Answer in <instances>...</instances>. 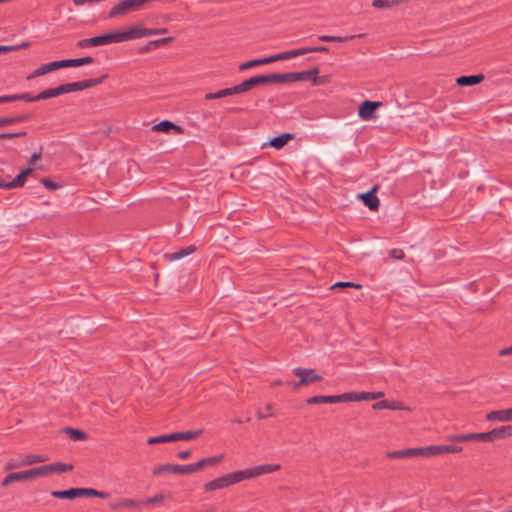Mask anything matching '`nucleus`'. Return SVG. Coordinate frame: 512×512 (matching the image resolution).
I'll return each instance as SVG.
<instances>
[{
	"label": "nucleus",
	"mask_w": 512,
	"mask_h": 512,
	"mask_svg": "<svg viewBox=\"0 0 512 512\" xmlns=\"http://www.w3.org/2000/svg\"><path fill=\"white\" fill-rule=\"evenodd\" d=\"M279 469L280 465L278 464L258 465L245 470L234 471L232 473L216 478L206 483L203 488L206 492L223 489L233 484L239 483L243 480L252 479L264 474L273 473Z\"/></svg>",
	"instance_id": "obj_1"
},
{
	"label": "nucleus",
	"mask_w": 512,
	"mask_h": 512,
	"mask_svg": "<svg viewBox=\"0 0 512 512\" xmlns=\"http://www.w3.org/2000/svg\"><path fill=\"white\" fill-rule=\"evenodd\" d=\"M109 35L111 38V43H121L142 37H149L150 33L142 23H137L127 27L123 31L111 32Z\"/></svg>",
	"instance_id": "obj_2"
},
{
	"label": "nucleus",
	"mask_w": 512,
	"mask_h": 512,
	"mask_svg": "<svg viewBox=\"0 0 512 512\" xmlns=\"http://www.w3.org/2000/svg\"><path fill=\"white\" fill-rule=\"evenodd\" d=\"M38 468H31L25 471L13 472L6 475L2 481V486L7 487L14 482H26L39 478Z\"/></svg>",
	"instance_id": "obj_3"
},
{
	"label": "nucleus",
	"mask_w": 512,
	"mask_h": 512,
	"mask_svg": "<svg viewBox=\"0 0 512 512\" xmlns=\"http://www.w3.org/2000/svg\"><path fill=\"white\" fill-rule=\"evenodd\" d=\"M422 456H436L441 454L460 453L463 448L454 444L431 445L421 448Z\"/></svg>",
	"instance_id": "obj_4"
},
{
	"label": "nucleus",
	"mask_w": 512,
	"mask_h": 512,
	"mask_svg": "<svg viewBox=\"0 0 512 512\" xmlns=\"http://www.w3.org/2000/svg\"><path fill=\"white\" fill-rule=\"evenodd\" d=\"M292 373L299 378V384L304 386L319 382L323 379L320 374L310 368L297 367L292 370Z\"/></svg>",
	"instance_id": "obj_5"
},
{
	"label": "nucleus",
	"mask_w": 512,
	"mask_h": 512,
	"mask_svg": "<svg viewBox=\"0 0 512 512\" xmlns=\"http://www.w3.org/2000/svg\"><path fill=\"white\" fill-rule=\"evenodd\" d=\"M164 472H172L179 475H188L194 473L192 463L186 465L163 464L153 469V475H161Z\"/></svg>",
	"instance_id": "obj_6"
},
{
	"label": "nucleus",
	"mask_w": 512,
	"mask_h": 512,
	"mask_svg": "<svg viewBox=\"0 0 512 512\" xmlns=\"http://www.w3.org/2000/svg\"><path fill=\"white\" fill-rule=\"evenodd\" d=\"M349 396L347 393L341 395H317L307 399V404L316 405V404H334V403H342L349 402Z\"/></svg>",
	"instance_id": "obj_7"
},
{
	"label": "nucleus",
	"mask_w": 512,
	"mask_h": 512,
	"mask_svg": "<svg viewBox=\"0 0 512 512\" xmlns=\"http://www.w3.org/2000/svg\"><path fill=\"white\" fill-rule=\"evenodd\" d=\"M39 471L40 477H45L51 473H63V472H69L73 469L72 464H65L60 462H55L48 465H43L37 467Z\"/></svg>",
	"instance_id": "obj_8"
},
{
	"label": "nucleus",
	"mask_w": 512,
	"mask_h": 512,
	"mask_svg": "<svg viewBox=\"0 0 512 512\" xmlns=\"http://www.w3.org/2000/svg\"><path fill=\"white\" fill-rule=\"evenodd\" d=\"M382 105L381 102L366 100L359 107L358 116L362 120H371L375 117V111Z\"/></svg>",
	"instance_id": "obj_9"
},
{
	"label": "nucleus",
	"mask_w": 512,
	"mask_h": 512,
	"mask_svg": "<svg viewBox=\"0 0 512 512\" xmlns=\"http://www.w3.org/2000/svg\"><path fill=\"white\" fill-rule=\"evenodd\" d=\"M389 459H409L422 456L421 448H407L402 450L389 451L386 454Z\"/></svg>",
	"instance_id": "obj_10"
},
{
	"label": "nucleus",
	"mask_w": 512,
	"mask_h": 512,
	"mask_svg": "<svg viewBox=\"0 0 512 512\" xmlns=\"http://www.w3.org/2000/svg\"><path fill=\"white\" fill-rule=\"evenodd\" d=\"M319 72V68L314 67L313 69L308 71L294 72V76H292V78L295 79V82L309 80L313 83V85H320L321 81L320 78L318 77Z\"/></svg>",
	"instance_id": "obj_11"
},
{
	"label": "nucleus",
	"mask_w": 512,
	"mask_h": 512,
	"mask_svg": "<svg viewBox=\"0 0 512 512\" xmlns=\"http://www.w3.org/2000/svg\"><path fill=\"white\" fill-rule=\"evenodd\" d=\"M107 44H111V38H110L109 33L100 35V36H96L93 38H89V39L80 40L77 43V46L79 48H87L90 46H102V45H107Z\"/></svg>",
	"instance_id": "obj_12"
},
{
	"label": "nucleus",
	"mask_w": 512,
	"mask_h": 512,
	"mask_svg": "<svg viewBox=\"0 0 512 512\" xmlns=\"http://www.w3.org/2000/svg\"><path fill=\"white\" fill-rule=\"evenodd\" d=\"M487 421L512 422V407L503 410L491 411L486 414Z\"/></svg>",
	"instance_id": "obj_13"
},
{
	"label": "nucleus",
	"mask_w": 512,
	"mask_h": 512,
	"mask_svg": "<svg viewBox=\"0 0 512 512\" xmlns=\"http://www.w3.org/2000/svg\"><path fill=\"white\" fill-rule=\"evenodd\" d=\"M349 401H368L382 398L384 392H348Z\"/></svg>",
	"instance_id": "obj_14"
},
{
	"label": "nucleus",
	"mask_w": 512,
	"mask_h": 512,
	"mask_svg": "<svg viewBox=\"0 0 512 512\" xmlns=\"http://www.w3.org/2000/svg\"><path fill=\"white\" fill-rule=\"evenodd\" d=\"M377 191V186H374L371 191L359 195V197L362 199L363 203L370 209V210H377L379 208V199L376 197L375 193Z\"/></svg>",
	"instance_id": "obj_15"
},
{
	"label": "nucleus",
	"mask_w": 512,
	"mask_h": 512,
	"mask_svg": "<svg viewBox=\"0 0 512 512\" xmlns=\"http://www.w3.org/2000/svg\"><path fill=\"white\" fill-rule=\"evenodd\" d=\"M490 441L505 439L512 436V425H505L489 431Z\"/></svg>",
	"instance_id": "obj_16"
},
{
	"label": "nucleus",
	"mask_w": 512,
	"mask_h": 512,
	"mask_svg": "<svg viewBox=\"0 0 512 512\" xmlns=\"http://www.w3.org/2000/svg\"><path fill=\"white\" fill-rule=\"evenodd\" d=\"M33 172L32 168H26L23 170L13 181L11 182H5L4 188L5 189H13V188H19L24 185L26 182L28 176Z\"/></svg>",
	"instance_id": "obj_17"
},
{
	"label": "nucleus",
	"mask_w": 512,
	"mask_h": 512,
	"mask_svg": "<svg viewBox=\"0 0 512 512\" xmlns=\"http://www.w3.org/2000/svg\"><path fill=\"white\" fill-rule=\"evenodd\" d=\"M224 459V455L220 454L214 457L203 458L196 463H192L194 473L204 468L205 466H214Z\"/></svg>",
	"instance_id": "obj_18"
},
{
	"label": "nucleus",
	"mask_w": 512,
	"mask_h": 512,
	"mask_svg": "<svg viewBox=\"0 0 512 512\" xmlns=\"http://www.w3.org/2000/svg\"><path fill=\"white\" fill-rule=\"evenodd\" d=\"M372 408L374 410H381V409L405 410L406 409V407L403 405L402 402H399V401H387V400H382V401L374 403L372 405Z\"/></svg>",
	"instance_id": "obj_19"
},
{
	"label": "nucleus",
	"mask_w": 512,
	"mask_h": 512,
	"mask_svg": "<svg viewBox=\"0 0 512 512\" xmlns=\"http://www.w3.org/2000/svg\"><path fill=\"white\" fill-rule=\"evenodd\" d=\"M51 495L54 498L59 499H75L77 497H82L81 488H70L68 490L52 491Z\"/></svg>",
	"instance_id": "obj_20"
},
{
	"label": "nucleus",
	"mask_w": 512,
	"mask_h": 512,
	"mask_svg": "<svg viewBox=\"0 0 512 512\" xmlns=\"http://www.w3.org/2000/svg\"><path fill=\"white\" fill-rule=\"evenodd\" d=\"M101 83V79H89L74 83H68L69 93L74 91L83 90Z\"/></svg>",
	"instance_id": "obj_21"
},
{
	"label": "nucleus",
	"mask_w": 512,
	"mask_h": 512,
	"mask_svg": "<svg viewBox=\"0 0 512 512\" xmlns=\"http://www.w3.org/2000/svg\"><path fill=\"white\" fill-rule=\"evenodd\" d=\"M484 80V76L482 74L479 75H470V76H460L456 79V83L459 86H474L481 83Z\"/></svg>",
	"instance_id": "obj_22"
},
{
	"label": "nucleus",
	"mask_w": 512,
	"mask_h": 512,
	"mask_svg": "<svg viewBox=\"0 0 512 512\" xmlns=\"http://www.w3.org/2000/svg\"><path fill=\"white\" fill-rule=\"evenodd\" d=\"M49 459L44 454H27L21 457V464L24 466H30L37 463L46 462Z\"/></svg>",
	"instance_id": "obj_23"
},
{
	"label": "nucleus",
	"mask_w": 512,
	"mask_h": 512,
	"mask_svg": "<svg viewBox=\"0 0 512 512\" xmlns=\"http://www.w3.org/2000/svg\"><path fill=\"white\" fill-rule=\"evenodd\" d=\"M195 250H196V247L194 245H190V246L183 248L177 252L165 254L164 257L168 261H177V260H180V259L192 254L193 252H195Z\"/></svg>",
	"instance_id": "obj_24"
},
{
	"label": "nucleus",
	"mask_w": 512,
	"mask_h": 512,
	"mask_svg": "<svg viewBox=\"0 0 512 512\" xmlns=\"http://www.w3.org/2000/svg\"><path fill=\"white\" fill-rule=\"evenodd\" d=\"M327 50L328 49L326 47L320 46V47H307V48L290 50V51H286V53H287V58L291 59V58L297 57L299 55L312 53V52H325Z\"/></svg>",
	"instance_id": "obj_25"
},
{
	"label": "nucleus",
	"mask_w": 512,
	"mask_h": 512,
	"mask_svg": "<svg viewBox=\"0 0 512 512\" xmlns=\"http://www.w3.org/2000/svg\"><path fill=\"white\" fill-rule=\"evenodd\" d=\"M293 138V135L290 134V133H284V134H281L277 137H274L272 138L268 145L277 149V150H280L282 149L291 139Z\"/></svg>",
	"instance_id": "obj_26"
},
{
	"label": "nucleus",
	"mask_w": 512,
	"mask_h": 512,
	"mask_svg": "<svg viewBox=\"0 0 512 512\" xmlns=\"http://www.w3.org/2000/svg\"><path fill=\"white\" fill-rule=\"evenodd\" d=\"M152 129L154 131H156V132H163V133H168L170 130H173L176 133H181L182 132V128L181 127L173 124L170 121H166V120L165 121H161L158 124L154 125Z\"/></svg>",
	"instance_id": "obj_27"
},
{
	"label": "nucleus",
	"mask_w": 512,
	"mask_h": 512,
	"mask_svg": "<svg viewBox=\"0 0 512 512\" xmlns=\"http://www.w3.org/2000/svg\"><path fill=\"white\" fill-rule=\"evenodd\" d=\"M60 68H63L62 60L41 65L35 70V74H40L42 76Z\"/></svg>",
	"instance_id": "obj_28"
},
{
	"label": "nucleus",
	"mask_w": 512,
	"mask_h": 512,
	"mask_svg": "<svg viewBox=\"0 0 512 512\" xmlns=\"http://www.w3.org/2000/svg\"><path fill=\"white\" fill-rule=\"evenodd\" d=\"M94 59L92 57H83V58H78V59H67V60H62V63H63V68H66V67H79V66H82V65H87V64H91L93 63Z\"/></svg>",
	"instance_id": "obj_29"
},
{
	"label": "nucleus",
	"mask_w": 512,
	"mask_h": 512,
	"mask_svg": "<svg viewBox=\"0 0 512 512\" xmlns=\"http://www.w3.org/2000/svg\"><path fill=\"white\" fill-rule=\"evenodd\" d=\"M201 433L202 430L175 432L173 433L174 441H189L197 438Z\"/></svg>",
	"instance_id": "obj_30"
},
{
	"label": "nucleus",
	"mask_w": 512,
	"mask_h": 512,
	"mask_svg": "<svg viewBox=\"0 0 512 512\" xmlns=\"http://www.w3.org/2000/svg\"><path fill=\"white\" fill-rule=\"evenodd\" d=\"M141 504H142V502L134 500V499H121L117 502L111 503L110 507L112 509H121V508H126V507L132 508V507H138Z\"/></svg>",
	"instance_id": "obj_31"
},
{
	"label": "nucleus",
	"mask_w": 512,
	"mask_h": 512,
	"mask_svg": "<svg viewBox=\"0 0 512 512\" xmlns=\"http://www.w3.org/2000/svg\"><path fill=\"white\" fill-rule=\"evenodd\" d=\"M405 2L406 0H373L372 6L378 9H387Z\"/></svg>",
	"instance_id": "obj_32"
},
{
	"label": "nucleus",
	"mask_w": 512,
	"mask_h": 512,
	"mask_svg": "<svg viewBox=\"0 0 512 512\" xmlns=\"http://www.w3.org/2000/svg\"><path fill=\"white\" fill-rule=\"evenodd\" d=\"M446 439L447 441L452 443H464L474 441L473 433L448 435Z\"/></svg>",
	"instance_id": "obj_33"
},
{
	"label": "nucleus",
	"mask_w": 512,
	"mask_h": 512,
	"mask_svg": "<svg viewBox=\"0 0 512 512\" xmlns=\"http://www.w3.org/2000/svg\"><path fill=\"white\" fill-rule=\"evenodd\" d=\"M270 83H284V82H295L294 72L286 74H269Z\"/></svg>",
	"instance_id": "obj_34"
},
{
	"label": "nucleus",
	"mask_w": 512,
	"mask_h": 512,
	"mask_svg": "<svg viewBox=\"0 0 512 512\" xmlns=\"http://www.w3.org/2000/svg\"><path fill=\"white\" fill-rule=\"evenodd\" d=\"M168 442H175L174 441V434H165L160 435L156 437H150L147 440L148 445H154V444H160V443H168Z\"/></svg>",
	"instance_id": "obj_35"
},
{
	"label": "nucleus",
	"mask_w": 512,
	"mask_h": 512,
	"mask_svg": "<svg viewBox=\"0 0 512 512\" xmlns=\"http://www.w3.org/2000/svg\"><path fill=\"white\" fill-rule=\"evenodd\" d=\"M253 88L254 87H253V83L251 82V79H248V80H245L244 82H242L241 84H239L235 87H232L231 91H232V94L234 95V94L249 91Z\"/></svg>",
	"instance_id": "obj_36"
},
{
	"label": "nucleus",
	"mask_w": 512,
	"mask_h": 512,
	"mask_svg": "<svg viewBox=\"0 0 512 512\" xmlns=\"http://www.w3.org/2000/svg\"><path fill=\"white\" fill-rule=\"evenodd\" d=\"M253 88L254 87H253V83L251 82V79H248V80H245L244 82H242L241 84H239L235 87H232L231 91H232V94L234 95V94L249 91Z\"/></svg>",
	"instance_id": "obj_37"
},
{
	"label": "nucleus",
	"mask_w": 512,
	"mask_h": 512,
	"mask_svg": "<svg viewBox=\"0 0 512 512\" xmlns=\"http://www.w3.org/2000/svg\"><path fill=\"white\" fill-rule=\"evenodd\" d=\"M65 432H66V434L69 435L70 439H72L73 441H79V440L86 439V434L81 430L68 427L65 429Z\"/></svg>",
	"instance_id": "obj_38"
},
{
	"label": "nucleus",
	"mask_w": 512,
	"mask_h": 512,
	"mask_svg": "<svg viewBox=\"0 0 512 512\" xmlns=\"http://www.w3.org/2000/svg\"><path fill=\"white\" fill-rule=\"evenodd\" d=\"M364 34H360V35H357V37H363ZM356 35H353V36H349V37H339V36H330V35H322V36H319V40L321 41H324V42H333V41H345L347 39H352V38H355Z\"/></svg>",
	"instance_id": "obj_39"
},
{
	"label": "nucleus",
	"mask_w": 512,
	"mask_h": 512,
	"mask_svg": "<svg viewBox=\"0 0 512 512\" xmlns=\"http://www.w3.org/2000/svg\"><path fill=\"white\" fill-rule=\"evenodd\" d=\"M230 95H233L231 88H226V89L220 90L216 93H208L205 95V98L207 100H212V99H218V98H222V97H226V96H230Z\"/></svg>",
	"instance_id": "obj_40"
},
{
	"label": "nucleus",
	"mask_w": 512,
	"mask_h": 512,
	"mask_svg": "<svg viewBox=\"0 0 512 512\" xmlns=\"http://www.w3.org/2000/svg\"><path fill=\"white\" fill-rule=\"evenodd\" d=\"M28 118L27 115H21L18 117H11V118H0V127L7 126L16 122L24 121Z\"/></svg>",
	"instance_id": "obj_41"
},
{
	"label": "nucleus",
	"mask_w": 512,
	"mask_h": 512,
	"mask_svg": "<svg viewBox=\"0 0 512 512\" xmlns=\"http://www.w3.org/2000/svg\"><path fill=\"white\" fill-rule=\"evenodd\" d=\"M251 82L253 83V87L260 86V85H266L270 83V76L269 75H259L250 78Z\"/></svg>",
	"instance_id": "obj_42"
},
{
	"label": "nucleus",
	"mask_w": 512,
	"mask_h": 512,
	"mask_svg": "<svg viewBox=\"0 0 512 512\" xmlns=\"http://www.w3.org/2000/svg\"><path fill=\"white\" fill-rule=\"evenodd\" d=\"M259 65H264V62H262V59L251 60V61H248V62H245V63L241 64L239 66V70L240 71H245L247 69H250V68H253V67H256V66H259Z\"/></svg>",
	"instance_id": "obj_43"
},
{
	"label": "nucleus",
	"mask_w": 512,
	"mask_h": 512,
	"mask_svg": "<svg viewBox=\"0 0 512 512\" xmlns=\"http://www.w3.org/2000/svg\"><path fill=\"white\" fill-rule=\"evenodd\" d=\"M27 47H28V43H23V44L14 45V46H0V54L8 53L11 51H17V50H20L22 48H27Z\"/></svg>",
	"instance_id": "obj_44"
},
{
	"label": "nucleus",
	"mask_w": 512,
	"mask_h": 512,
	"mask_svg": "<svg viewBox=\"0 0 512 512\" xmlns=\"http://www.w3.org/2000/svg\"><path fill=\"white\" fill-rule=\"evenodd\" d=\"M172 40H173L172 37L161 38V39L150 41L148 43V46H153L154 48H158L160 46L170 43Z\"/></svg>",
	"instance_id": "obj_45"
},
{
	"label": "nucleus",
	"mask_w": 512,
	"mask_h": 512,
	"mask_svg": "<svg viewBox=\"0 0 512 512\" xmlns=\"http://www.w3.org/2000/svg\"><path fill=\"white\" fill-rule=\"evenodd\" d=\"M52 97H57L54 88L47 89V90L39 93L37 96L34 97V99L42 100V99H48V98H52Z\"/></svg>",
	"instance_id": "obj_46"
},
{
	"label": "nucleus",
	"mask_w": 512,
	"mask_h": 512,
	"mask_svg": "<svg viewBox=\"0 0 512 512\" xmlns=\"http://www.w3.org/2000/svg\"><path fill=\"white\" fill-rule=\"evenodd\" d=\"M345 287H352V288H356V289H361L362 285L361 284H356V283H353V282H337L331 288L335 289V288H345Z\"/></svg>",
	"instance_id": "obj_47"
},
{
	"label": "nucleus",
	"mask_w": 512,
	"mask_h": 512,
	"mask_svg": "<svg viewBox=\"0 0 512 512\" xmlns=\"http://www.w3.org/2000/svg\"><path fill=\"white\" fill-rule=\"evenodd\" d=\"M165 498H166V496L164 494L160 493V494H156L155 496L147 498L143 503H146V504H159Z\"/></svg>",
	"instance_id": "obj_48"
},
{
	"label": "nucleus",
	"mask_w": 512,
	"mask_h": 512,
	"mask_svg": "<svg viewBox=\"0 0 512 512\" xmlns=\"http://www.w3.org/2000/svg\"><path fill=\"white\" fill-rule=\"evenodd\" d=\"M19 467H23V465L21 464V459L19 461H16L14 459H10L9 461L6 462V464L4 466V469L6 471H8V470L17 469Z\"/></svg>",
	"instance_id": "obj_49"
},
{
	"label": "nucleus",
	"mask_w": 512,
	"mask_h": 512,
	"mask_svg": "<svg viewBox=\"0 0 512 512\" xmlns=\"http://www.w3.org/2000/svg\"><path fill=\"white\" fill-rule=\"evenodd\" d=\"M474 441H483V442H491L489 431L488 432H482V433H473Z\"/></svg>",
	"instance_id": "obj_50"
},
{
	"label": "nucleus",
	"mask_w": 512,
	"mask_h": 512,
	"mask_svg": "<svg viewBox=\"0 0 512 512\" xmlns=\"http://www.w3.org/2000/svg\"><path fill=\"white\" fill-rule=\"evenodd\" d=\"M265 410L267 411V414H263V412H262V411H260V410H258V411H257V417H258L259 419H264V418H266V417H268V416H273V413H272V406H271L270 404H268V405L266 406Z\"/></svg>",
	"instance_id": "obj_51"
},
{
	"label": "nucleus",
	"mask_w": 512,
	"mask_h": 512,
	"mask_svg": "<svg viewBox=\"0 0 512 512\" xmlns=\"http://www.w3.org/2000/svg\"><path fill=\"white\" fill-rule=\"evenodd\" d=\"M389 254L392 258L397 260L404 258V252L401 249H392Z\"/></svg>",
	"instance_id": "obj_52"
},
{
	"label": "nucleus",
	"mask_w": 512,
	"mask_h": 512,
	"mask_svg": "<svg viewBox=\"0 0 512 512\" xmlns=\"http://www.w3.org/2000/svg\"><path fill=\"white\" fill-rule=\"evenodd\" d=\"M82 497H91L97 495V490L92 488H81Z\"/></svg>",
	"instance_id": "obj_53"
},
{
	"label": "nucleus",
	"mask_w": 512,
	"mask_h": 512,
	"mask_svg": "<svg viewBox=\"0 0 512 512\" xmlns=\"http://www.w3.org/2000/svg\"><path fill=\"white\" fill-rule=\"evenodd\" d=\"M55 89L56 96L69 93L68 84L60 85Z\"/></svg>",
	"instance_id": "obj_54"
},
{
	"label": "nucleus",
	"mask_w": 512,
	"mask_h": 512,
	"mask_svg": "<svg viewBox=\"0 0 512 512\" xmlns=\"http://www.w3.org/2000/svg\"><path fill=\"white\" fill-rule=\"evenodd\" d=\"M13 97H16V100H26V101H37L38 99H34V97H30L29 94H17L13 95Z\"/></svg>",
	"instance_id": "obj_55"
},
{
	"label": "nucleus",
	"mask_w": 512,
	"mask_h": 512,
	"mask_svg": "<svg viewBox=\"0 0 512 512\" xmlns=\"http://www.w3.org/2000/svg\"><path fill=\"white\" fill-rule=\"evenodd\" d=\"M25 135V132H20V133H3V134H0V138L1 139H11V138H14L16 136H23Z\"/></svg>",
	"instance_id": "obj_56"
},
{
	"label": "nucleus",
	"mask_w": 512,
	"mask_h": 512,
	"mask_svg": "<svg viewBox=\"0 0 512 512\" xmlns=\"http://www.w3.org/2000/svg\"><path fill=\"white\" fill-rule=\"evenodd\" d=\"M43 185H44L46 188L50 189V190H56V189H58V187H59L57 184H55L54 182H52V181H50V180H48V179H44V180H43Z\"/></svg>",
	"instance_id": "obj_57"
},
{
	"label": "nucleus",
	"mask_w": 512,
	"mask_h": 512,
	"mask_svg": "<svg viewBox=\"0 0 512 512\" xmlns=\"http://www.w3.org/2000/svg\"><path fill=\"white\" fill-rule=\"evenodd\" d=\"M276 61H280L279 54H276V55H273V56H270V57L262 59V62H264V64H270V63H273V62H276Z\"/></svg>",
	"instance_id": "obj_58"
},
{
	"label": "nucleus",
	"mask_w": 512,
	"mask_h": 512,
	"mask_svg": "<svg viewBox=\"0 0 512 512\" xmlns=\"http://www.w3.org/2000/svg\"><path fill=\"white\" fill-rule=\"evenodd\" d=\"M499 356H509L512 355V345L510 347L502 348L498 352Z\"/></svg>",
	"instance_id": "obj_59"
},
{
	"label": "nucleus",
	"mask_w": 512,
	"mask_h": 512,
	"mask_svg": "<svg viewBox=\"0 0 512 512\" xmlns=\"http://www.w3.org/2000/svg\"><path fill=\"white\" fill-rule=\"evenodd\" d=\"M190 456H191L190 450L180 451L177 453V457L182 460L188 459Z\"/></svg>",
	"instance_id": "obj_60"
},
{
	"label": "nucleus",
	"mask_w": 512,
	"mask_h": 512,
	"mask_svg": "<svg viewBox=\"0 0 512 512\" xmlns=\"http://www.w3.org/2000/svg\"><path fill=\"white\" fill-rule=\"evenodd\" d=\"M150 36L158 35V34H164L167 32L166 28H160V29H148Z\"/></svg>",
	"instance_id": "obj_61"
},
{
	"label": "nucleus",
	"mask_w": 512,
	"mask_h": 512,
	"mask_svg": "<svg viewBox=\"0 0 512 512\" xmlns=\"http://www.w3.org/2000/svg\"><path fill=\"white\" fill-rule=\"evenodd\" d=\"M11 101H16V97H13V95L0 97V103H7Z\"/></svg>",
	"instance_id": "obj_62"
},
{
	"label": "nucleus",
	"mask_w": 512,
	"mask_h": 512,
	"mask_svg": "<svg viewBox=\"0 0 512 512\" xmlns=\"http://www.w3.org/2000/svg\"><path fill=\"white\" fill-rule=\"evenodd\" d=\"M96 497H99V498H103V499H105V498H108V497H109V493H107V492H103V491H97V495H96Z\"/></svg>",
	"instance_id": "obj_63"
},
{
	"label": "nucleus",
	"mask_w": 512,
	"mask_h": 512,
	"mask_svg": "<svg viewBox=\"0 0 512 512\" xmlns=\"http://www.w3.org/2000/svg\"><path fill=\"white\" fill-rule=\"evenodd\" d=\"M41 157V155L39 153H34L32 156H31V159H30V163H34L35 161L39 160Z\"/></svg>",
	"instance_id": "obj_64"
}]
</instances>
